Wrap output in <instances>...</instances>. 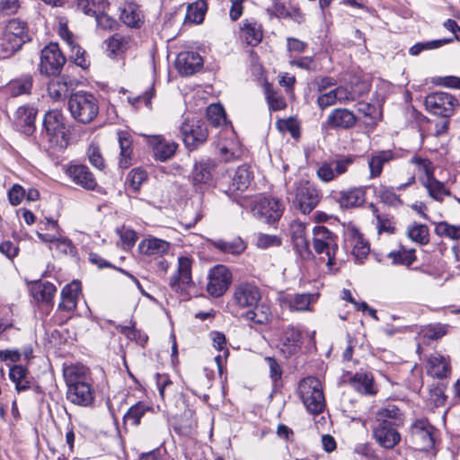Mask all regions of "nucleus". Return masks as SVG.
<instances>
[{"mask_svg": "<svg viewBox=\"0 0 460 460\" xmlns=\"http://www.w3.org/2000/svg\"><path fill=\"white\" fill-rule=\"evenodd\" d=\"M449 371V362L444 356L437 352L429 355L427 361V372L429 375L437 378H444Z\"/></svg>", "mask_w": 460, "mask_h": 460, "instance_id": "obj_36", "label": "nucleus"}, {"mask_svg": "<svg viewBox=\"0 0 460 460\" xmlns=\"http://www.w3.org/2000/svg\"><path fill=\"white\" fill-rule=\"evenodd\" d=\"M395 157L394 153L390 150H375L370 152L366 159L369 170L368 179L379 178L386 164L393 161Z\"/></svg>", "mask_w": 460, "mask_h": 460, "instance_id": "obj_18", "label": "nucleus"}, {"mask_svg": "<svg viewBox=\"0 0 460 460\" xmlns=\"http://www.w3.org/2000/svg\"><path fill=\"white\" fill-rule=\"evenodd\" d=\"M266 97L270 109L273 111H280L285 109L287 106L286 101L282 95L271 92L269 89L267 90Z\"/></svg>", "mask_w": 460, "mask_h": 460, "instance_id": "obj_62", "label": "nucleus"}, {"mask_svg": "<svg viewBox=\"0 0 460 460\" xmlns=\"http://www.w3.org/2000/svg\"><path fill=\"white\" fill-rule=\"evenodd\" d=\"M373 436L376 441L385 449H392L401 441L398 428L386 425L375 424Z\"/></svg>", "mask_w": 460, "mask_h": 460, "instance_id": "obj_22", "label": "nucleus"}, {"mask_svg": "<svg viewBox=\"0 0 460 460\" xmlns=\"http://www.w3.org/2000/svg\"><path fill=\"white\" fill-rule=\"evenodd\" d=\"M63 375L66 386L92 381L89 376V369L84 365L75 364L65 367Z\"/></svg>", "mask_w": 460, "mask_h": 460, "instance_id": "obj_37", "label": "nucleus"}, {"mask_svg": "<svg viewBox=\"0 0 460 460\" xmlns=\"http://www.w3.org/2000/svg\"><path fill=\"white\" fill-rule=\"evenodd\" d=\"M251 211L258 220L272 224L279 220L281 217L284 206L277 199L260 197L252 201Z\"/></svg>", "mask_w": 460, "mask_h": 460, "instance_id": "obj_7", "label": "nucleus"}, {"mask_svg": "<svg viewBox=\"0 0 460 460\" xmlns=\"http://www.w3.org/2000/svg\"><path fill=\"white\" fill-rule=\"evenodd\" d=\"M295 249L302 257H309V242L306 238V226L299 220H294L289 226Z\"/></svg>", "mask_w": 460, "mask_h": 460, "instance_id": "obj_27", "label": "nucleus"}, {"mask_svg": "<svg viewBox=\"0 0 460 460\" xmlns=\"http://www.w3.org/2000/svg\"><path fill=\"white\" fill-rule=\"evenodd\" d=\"M207 4L204 0H198L190 4L186 10L185 22L200 23L204 20Z\"/></svg>", "mask_w": 460, "mask_h": 460, "instance_id": "obj_44", "label": "nucleus"}, {"mask_svg": "<svg viewBox=\"0 0 460 460\" xmlns=\"http://www.w3.org/2000/svg\"><path fill=\"white\" fill-rule=\"evenodd\" d=\"M422 184L427 189L429 196L437 201H442L445 196H450L451 194L445 185L434 176L423 180Z\"/></svg>", "mask_w": 460, "mask_h": 460, "instance_id": "obj_40", "label": "nucleus"}, {"mask_svg": "<svg viewBox=\"0 0 460 460\" xmlns=\"http://www.w3.org/2000/svg\"><path fill=\"white\" fill-rule=\"evenodd\" d=\"M149 410L150 407L146 403L138 402L128 409L127 413L124 415V420L126 422H129L131 425L137 426L140 423V420L146 411Z\"/></svg>", "mask_w": 460, "mask_h": 460, "instance_id": "obj_52", "label": "nucleus"}, {"mask_svg": "<svg viewBox=\"0 0 460 460\" xmlns=\"http://www.w3.org/2000/svg\"><path fill=\"white\" fill-rule=\"evenodd\" d=\"M378 198L381 202L390 207H399L402 201L396 194L395 189L391 186H380L378 190Z\"/></svg>", "mask_w": 460, "mask_h": 460, "instance_id": "obj_53", "label": "nucleus"}, {"mask_svg": "<svg viewBox=\"0 0 460 460\" xmlns=\"http://www.w3.org/2000/svg\"><path fill=\"white\" fill-rule=\"evenodd\" d=\"M352 387L358 393L367 395H374L377 389L374 383L372 374L367 372H358L350 380Z\"/></svg>", "mask_w": 460, "mask_h": 460, "instance_id": "obj_38", "label": "nucleus"}, {"mask_svg": "<svg viewBox=\"0 0 460 460\" xmlns=\"http://www.w3.org/2000/svg\"><path fill=\"white\" fill-rule=\"evenodd\" d=\"M117 232L119 234L123 248L125 250L131 249L137 241V234L130 228L123 226L120 229H118Z\"/></svg>", "mask_w": 460, "mask_h": 460, "instance_id": "obj_59", "label": "nucleus"}, {"mask_svg": "<svg viewBox=\"0 0 460 460\" xmlns=\"http://www.w3.org/2000/svg\"><path fill=\"white\" fill-rule=\"evenodd\" d=\"M435 233L440 237L454 241L460 240V226L451 225L446 221L438 222L436 225Z\"/></svg>", "mask_w": 460, "mask_h": 460, "instance_id": "obj_51", "label": "nucleus"}, {"mask_svg": "<svg viewBox=\"0 0 460 460\" xmlns=\"http://www.w3.org/2000/svg\"><path fill=\"white\" fill-rule=\"evenodd\" d=\"M31 40L29 28L25 22L19 19L9 21L0 39V58L12 57Z\"/></svg>", "mask_w": 460, "mask_h": 460, "instance_id": "obj_1", "label": "nucleus"}, {"mask_svg": "<svg viewBox=\"0 0 460 460\" xmlns=\"http://www.w3.org/2000/svg\"><path fill=\"white\" fill-rule=\"evenodd\" d=\"M404 423L403 412L394 404L378 409L375 415V424L400 428Z\"/></svg>", "mask_w": 460, "mask_h": 460, "instance_id": "obj_23", "label": "nucleus"}, {"mask_svg": "<svg viewBox=\"0 0 460 460\" xmlns=\"http://www.w3.org/2000/svg\"><path fill=\"white\" fill-rule=\"evenodd\" d=\"M53 251H55L58 255L72 254L75 252V247L68 238L58 235V238L54 244Z\"/></svg>", "mask_w": 460, "mask_h": 460, "instance_id": "obj_60", "label": "nucleus"}, {"mask_svg": "<svg viewBox=\"0 0 460 460\" xmlns=\"http://www.w3.org/2000/svg\"><path fill=\"white\" fill-rule=\"evenodd\" d=\"M87 155L92 165L99 170L103 169L104 160L100 152V148L96 145H90L87 150Z\"/></svg>", "mask_w": 460, "mask_h": 460, "instance_id": "obj_63", "label": "nucleus"}, {"mask_svg": "<svg viewBox=\"0 0 460 460\" xmlns=\"http://www.w3.org/2000/svg\"><path fill=\"white\" fill-rule=\"evenodd\" d=\"M288 198L303 214H309L322 199L321 190L314 183L300 179L288 190Z\"/></svg>", "mask_w": 460, "mask_h": 460, "instance_id": "obj_2", "label": "nucleus"}, {"mask_svg": "<svg viewBox=\"0 0 460 460\" xmlns=\"http://www.w3.org/2000/svg\"><path fill=\"white\" fill-rule=\"evenodd\" d=\"M57 292V288L54 284L46 281L35 285L33 288L34 296L37 300L51 303Z\"/></svg>", "mask_w": 460, "mask_h": 460, "instance_id": "obj_49", "label": "nucleus"}, {"mask_svg": "<svg viewBox=\"0 0 460 460\" xmlns=\"http://www.w3.org/2000/svg\"><path fill=\"white\" fill-rule=\"evenodd\" d=\"M261 299L260 288L252 282H241L233 291L234 304L240 308L255 306Z\"/></svg>", "mask_w": 460, "mask_h": 460, "instance_id": "obj_14", "label": "nucleus"}, {"mask_svg": "<svg viewBox=\"0 0 460 460\" xmlns=\"http://www.w3.org/2000/svg\"><path fill=\"white\" fill-rule=\"evenodd\" d=\"M252 172L247 165H241L236 169L227 170L220 178L219 184L224 192L232 194L237 190H246L252 179Z\"/></svg>", "mask_w": 460, "mask_h": 460, "instance_id": "obj_11", "label": "nucleus"}, {"mask_svg": "<svg viewBox=\"0 0 460 460\" xmlns=\"http://www.w3.org/2000/svg\"><path fill=\"white\" fill-rule=\"evenodd\" d=\"M43 133L53 145L65 148L68 145V129L65 117L58 110H51L45 113L43 118Z\"/></svg>", "mask_w": 460, "mask_h": 460, "instance_id": "obj_5", "label": "nucleus"}, {"mask_svg": "<svg viewBox=\"0 0 460 460\" xmlns=\"http://www.w3.org/2000/svg\"><path fill=\"white\" fill-rule=\"evenodd\" d=\"M181 133L184 145L190 150L197 149L208 137L206 124L200 119H186L181 127Z\"/></svg>", "mask_w": 460, "mask_h": 460, "instance_id": "obj_12", "label": "nucleus"}, {"mask_svg": "<svg viewBox=\"0 0 460 460\" xmlns=\"http://www.w3.org/2000/svg\"><path fill=\"white\" fill-rule=\"evenodd\" d=\"M369 208L373 216L376 219V226L379 233L385 232L387 234H394L395 231V223L393 217L388 215H381L377 208L373 203H370Z\"/></svg>", "mask_w": 460, "mask_h": 460, "instance_id": "obj_46", "label": "nucleus"}, {"mask_svg": "<svg viewBox=\"0 0 460 460\" xmlns=\"http://www.w3.org/2000/svg\"><path fill=\"white\" fill-rule=\"evenodd\" d=\"M120 19L123 23L131 28H139L144 22V15L140 6L132 2L124 4Z\"/></svg>", "mask_w": 460, "mask_h": 460, "instance_id": "obj_33", "label": "nucleus"}, {"mask_svg": "<svg viewBox=\"0 0 460 460\" xmlns=\"http://www.w3.org/2000/svg\"><path fill=\"white\" fill-rule=\"evenodd\" d=\"M410 163L415 165L418 173H423L426 178L434 176V166L429 159L420 155H414L411 158Z\"/></svg>", "mask_w": 460, "mask_h": 460, "instance_id": "obj_55", "label": "nucleus"}, {"mask_svg": "<svg viewBox=\"0 0 460 460\" xmlns=\"http://www.w3.org/2000/svg\"><path fill=\"white\" fill-rule=\"evenodd\" d=\"M66 399L80 407H91L95 401V391L92 381L66 386Z\"/></svg>", "mask_w": 460, "mask_h": 460, "instance_id": "obj_17", "label": "nucleus"}, {"mask_svg": "<svg viewBox=\"0 0 460 460\" xmlns=\"http://www.w3.org/2000/svg\"><path fill=\"white\" fill-rule=\"evenodd\" d=\"M71 55L70 58L74 60L75 64L82 68H87L90 66L89 57L85 50L83 49L76 42L68 45Z\"/></svg>", "mask_w": 460, "mask_h": 460, "instance_id": "obj_57", "label": "nucleus"}, {"mask_svg": "<svg viewBox=\"0 0 460 460\" xmlns=\"http://www.w3.org/2000/svg\"><path fill=\"white\" fill-rule=\"evenodd\" d=\"M81 291L80 283L73 281L66 285L61 291V301L58 309L65 312H72L76 308L77 298Z\"/></svg>", "mask_w": 460, "mask_h": 460, "instance_id": "obj_31", "label": "nucleus"}, {"mask_svg": "<svg viewBox=\"0 0 460 460\" xmlns=\"http://www.w3.org/2000/svg\"><path fill=\"white\" fill-rule=\"evenodd\" d=\"M245 33V40L249 45L256 46L259 44L262 38V33L260 29L255 26L248 25L243 29Z\"/></svg>", "mask_w": 460, "mask_h": 460, "instance_id": "obj_64", "label": "nucleus"}, {"mask_svg": "<svg viewBox=\"0 0 460 460\" xmlns=\"http://www.w3.org/2000/svg\"><path fill=\"white\" fill-rule=\"evenodd\" d=\"M388 257L393 260L394 264H402L405 266L411 265L416 260L414 249L406 250L402 248L397 252H389Z\"/></svg>", "mask_w": 460, "mask_h": 460, "instance_id": "obj_54", "label": "nucleus"}, {"mask_svg": "<svg viewBox=\"0 0 460 460\" xmlns=\"http://www.w3.org/2000/svg\"><path fill=\"white\" fill-rule=\"evenodd\" d=\"M216 163L210 158L195 162L192 169V182L198 190H205L214 185Z\"/></svg>", "mask_w": 460, "mask_h": 460, "instance_id": "obj_15", "label": "nucleus"}, {"mask_svg": "<svg viewBox=\"0 0 460 460\" xmlns=\"http://www.w3.org/2000/svg\"><path fill=\"white\" fill-rule=\"evenodd\" d=\"M270 315V308L258 303L255 306L249 307L244 316L248 321L258 324H264L269 321Z\"/></svg>", "mask_w": 460, "mask_h": 460, "instance_id": "obj_47", "label": "nucleus"}, {"mask_svg": "<svg viewBox=\"0 0 460 460\" xmlns=\"http://www.w3.org/2000/svg\"><path fill=\"white\" fill-rule=\"evenodd\" d=\"M148 144L152 147L154 157L161 162L172 157L178 147L175 142L166 140L160 135L150 137Z\"/></svg>", "mask_w": 460, "mask_h": 460, "instance_id": "obj_24", "label": "nucleus"}, {"mask_svg": "<svg viewBox=\"0 0 460 460\" xmlns=\"http://www.w3.org/2000/svg\"><path fill=\"white\" fill-rule=\"evenodd\" d=\"M436 432L427 419L416 420L411 426V441L416 449L429 451L435 446Z\"/></svg>", "mask_w": 460, "mask_h": 460, "instance_id": "obj_9", "label": "nucleus"}, {"mask_svg": "<svg viewBox=\"0 0 460 460\" xmlns=\"http://www.w3.org/2000/svg\"><path fill=\"white\" fill-rule=\"evenodd\" d=\"M77 7L89 16H97L106 5L103 0H75Z\"/></svg>", "mask_w": 460, "mask_h": 460, "instance_id": "obj_50", "label": "nucleus"}, {"mask_svg": "<svg viewBox=\"0 0 460 460\" xmlns=\"http://www.w3.org/2000/svg\"><path fill=\"white\" fill-rule=\"evenodd\" d=\"M298 396L307 411L318 414L325 408V399L320 380L314 376L302 379L297 387Z\"/></svg>", "mask_w": 460, "mask_h": 460, "instance_id": "obj_4", "label": "nucleus"}, {"mask_svg": "<svg viewBox=\"0 0 460 460\" xmlns=\"http://www.w3.org/2000/svg\"><path fill=\"white\" fill-rule=\"evenodd\" d=\"M37 113L38 110L33 106H21L16 111L17 127L27 136H31L35 131Z\"/></svg>", "mask_w": 460, "mask_h": 460, "instance_id": "obj_29", "label": "nucleus"}, {"mask_svg": "<svg viewBox=\"0 0 460 460\" xmlns=\"http://www.w3.org/2000/svg\"><path fill=\"white\" fill-rule=\"evenodd\" d=\"M357 121V117L353 111L345 108H337L328 115L326 125L333 129H350L355 127Z\"/></svg>", "mask_w": 460, "mask_h": 460, "instance_id": "obj_21", "label": "nucleus"}, {"mask_svg": "<svg viewBox=\"0 0 460 460\" xmlns=\"http://www.w3.org/2000/svg\"><path fill=\"white\" fill-rule=\"evenodd\" d=\"M348 242L352 247V254L358 263L363 262L369 253L368 243L363 238V235L356 229L349 228L348 230Z\"/></svg>", "mask_w": 460, "mask_h": 460, "instance_id": "obj_30", "label": "nucleus"}, {"mask_svg": "<svg viewBox=\"0 0 460 460\" xmlns=\"http://www.w3.org/2000/svg\"><path fill=\"white\" fill-rule=\"evenodd\" d=\"M335 199L343 208L360 207L366 200V189L364 187H352L342 190L336 194Z\"/></svg>", "mask_w": 460, "mask_h": 460, "instance_id": "obj_26", "label": "nucleus"}, {"mask_svg": "<svg viewBox=\"0 0 460 460\" xmlns=\"http://www.w3.org/2000/svg\"><path fill=\"white\" fill-rule=\"evenodd\" d=\"M313 248L322 259H327L326 265L332 270V265L335 264V255L338 250L336 234L323 226L314 227Z\"/></svg>", "mask_w": 460, "mask_h": 460, "instance_id": "obj_6", "label": "nucleus"}, {"mask_svg": "<svg viewBox=\"0 0 460 460\" xmlns=\"http://www.w3.org/2000/svg\"><path fill=\"white\" fill-rule=\"evenodd\" d=\"M170 243L164 240L150 237L139 243V252L146 256H162L168 252Z\"/></svg>", "mask_w": 460, "mask_h": 460, "instance_id": "obj_34", "label": "nucleus"}, {"mask_svg": "<svg viewBox=\"0 0 460 460\" xmlns=\"http://www.w3.org/2000/svg\"><path fill=\"white\" fill-rule=\"evenodd\" d=\"M192 260L186 256L178 259L177 274L172 277L170 287L176 292H181L192 284Z\"/></svg>", "mask_w": 460, "mask_h": 460, "instance_id": "obj_19", "label": "nucleus"}, {"mask_svg": "<svg viewBox=\"0 0 460 460\" xmlns=\"http://www.w3.org/2000/svg\"><path fill=\"white\" fill-rule=\"evenodd\" d=\"M457 104V100L452 94L443 92L432 93L425 99L427 110L444 118L452 116Z\"/></svg>", "mask_w": 460, "mask_h": 460, "instance_id": "obj_13", "label": "nucleus"}, {"mask_svg": "<svg viewBox=\"0 0 460 460\" xmlns=\"http://www.w3.org/2000/svg\"><path fill=\"white\" fill-rule=\"evenodd\" d=\"M302 344V332L298 328L288 325L283 330L279 340V347L286 357L296 354L301 349Z\"/></svg>", "mask_w": 460, "mask_h": 460, "instance_id": "obj_20", "label": "nucleus"}, {"mask_svg": "<svg viewBox=\"0 0 460 460\" xmlns=\"http://www.w3.org/2000/svg\"><path fill=\"white\" fill-rule=\"evenodd\" d=\"M66 58L57 43H49L40 51L39 71L41 75L51 76L60 74Z\"/></svg>", "mask_w": 460, "mask_h": 460, "instance_id": "obj_10", "label": "nucleus"}, {"mask_svg": "<svg viewBox=\"0 0 460 460\" xmlns=\"http://www.w3.org/2000/svg\"><path fill=\"white\" fill-rule=\"evenodd\" d=\"M207 117L215 127L226 122L225 111L220 104H210L207 109Z\"/></svg>", "mask_w": 460, "mask_h": 460, "instance_id": "obj_58", "label": "nucleus"}, {"mask_svg": "<svg viewBox=\"0 0 460 460\" xmlns=\"http://www.w3.org/2000/svg\"><path fill=\"white\" fill-rule=\"evenodd\" d=\"M207 291L214 297H219L227 290L232 275L229 270L224 265L215 266L208 274Z\"/></svg>", "mask_w": 460, "mask_h": 460, "instance_id": "obj_16", "label": "nucleus"}, {"mask_svg": "<svg viewBox=\"0 0 460 460\" xmlns=\"http://www.w3.org/2000/svg\"><path fill=\"white\" fill-rule=\"evenodd\" d=\"M28 370L21 365H14L10 368L9 377L15 384L18 392L30 388L31 382L28 379Z\"/></svg>", "mask_w": 460, "mask_h": 460, "instance_id": "obj_41", "label": "nucleus"}, {"mask_svg": "<svg viewBox=\"0 0 460 460\" xmlns=\"http://www.w3.org/2000/svg\"><path fill=\"white\" fill-rule=\"evenodd\" d=\"M319 297L318 294H296L287 298L288 307L292 311L305 312L312 311L311 305L315 303Z\"/></svg>", "mask_w": 460, "mask_h": 460, "instance_id": "obj_39", "label": "nucleus"}, {"mask_svg": "<svg viewBox=\"0 0 460 460\" xmlns=\"http://www.w3.org/2000/svg\"><path fill=\"white\" fill-rule=\"evenodd\" d=\"M354 162V155H335L320 164L316 175L322 181L330 182L346 173Z\"/></svg>", "mask_w": 460, "mask_h": 460, "instance_id": "obj_8", "label": "nucleus"}, {"mask_svg": "<svg viewBox=\"0 0 460 460\" xmlns=\"http://www.w3.org/2000/svg\"><path fill=\"white\" fill-rule=\"evenodd\" d=\"M407 236L419 244H427L429 242V227L424 224L412 223L408 226L406 231Z\"/></svg>", "mask_w": 460, "mask_h": 460, "instance_id": "obj_43", "label": "nucleus"}, {"mask_svg": "<svg viewBox=\"0 0 460 460\" xmlns=\"http://www.w3.org/2000/svg\"><path fill=\"white\" fill-rule=\"evenodd\" d=\"M452 41L453 39H441L427 42H418L409 49V53L412 56H417L423 50L435 49Z\"/></svg>", "mask_w": 460, "mask_h": 460, "instance_id": "obj_56", "label": "nucleus"}, {"mask_svg": "<svg viewBox=\"0 0 460 460\" xmlns=\"http://www.w3.org/2000/svg\"><path fill=\"white\" fill-rule=\"evenodd\" d=\"M67 173L75 183L86 190H94L97 181L89 168L84 164L71 165Z\"/></svg>", "mask_w": 460, "mask_h": 460, "instance_id": "obj_28", "label": "nucleus"}, {"mask_svg": "<svg viewBox=\"0 0 460 460\" xmlns=\"http://www.w3.org/2000/svg\"><path fill=\"white\" fill-rule=\"evenodd\" d=\"M203 65L199 54L192 51L181 52L177 56L175 66L182 75H191L199 71Z\"/></svg>", "mask_w": 460, "mask_h": 460, "instance_id": "obj_25", "label": "nucleus"}, {"mask_svg": "<svg viewBox=\"0 0 460 460\" xmlns=\"http://www.w3.org/2000/svg\"><path fill=\"white\" fill-rule=\"evenodd\" d=\"M281 243L280 239L277 235L259 234L256 240V245L261 249L270 247H277Z\"/></svg>", "mask_w": 460, "mask_h": 460, "instance_id": "obj_61", "label": "nucleus"}, {"mask_svg": "<svg viewBox=\"0 0 460 460\" xmlns=\"http://www.w3.org/2000/svg\"><path fill=\"white\" fill-rule=\"evenodd\" d=\"M120 158L119 164L121 168H128L131 164L132 141L126 132L119 133Z\"/></svg>", "mask_w": 460, "mask_h": 460, "instance_id": "obj_42", "label": "nucleus"}, {"mask_svg": "<svg viewBox=\"0 0 460 460\" xmlns=\"http://www.w3.org/2000/svg\"><path fill=\"white\" fill-rule=\"evenodd\" d=\"M33 82L32 75H22L11 80L6 85V91L13 97H18L24 94L29 95L31 93Z\"/></svg>", "mask_w": 460, "mask_h": 460, "instance_id": "obj_35", "label": "nucleus"}, {"mask_svg": "<svg viewBox=\"0 0 460 460\" xmlns=\"http://www.w3.org/2000/svg\"><path fill=\"white\" fill-rule=\"evenodd\" d=\"M74 87V82L67 76H61L51 80L48 85L49 97L54 101L66 99Z\"/></svg>", "mask_w": 460, "mask_h": 460, "instance_id": "obj_32", "label": "nucleus"}, {"mask_svg": "<svg viewBox=\"0 0 460 460\" xmlns=\"http://www.w3.org/2000/svg\"><path fill=\"white\" fill-rule=\"evenodd\" d=\"M131 43L130 37L115 33L108 40V49L112 54H121L131 47Z\"/></svg>", "mask_w": 460, "mask_h": 460, "instance_id": "obj_48", "label": "nucleus"}, {"mask_svg": "<svg viewBox=\"0 0 460 460\" xmlns=\"http://www.w3.org/2000/svg\"><path fill=\"white\" fill-rule=\"evenodd\" d=\"M67 104L72 118L82 124L91 123L99 113L98 101L88 92L78 91L72 93Z\"/></svg>", "mask_w": 460, "mask_h": 460, "instance_id": "obj_3", "label": "nucleus"}, {"mask_svg": "<svg viewBox=\"0 0 460 460\" xmlns=\"http://www.w3.org/2000/svg\"><path fill=\"white\" fill-rule=\"evenodd\" d=\"M214 246L221 252L230 254H240L246 248L244 242L240 237L229 241L222 239L215 241Z\"/></svg>", "mask_w": 460, "mask_h": 460, "instance_id": "obj_45", "label": "nucleus"}]
</instances>
